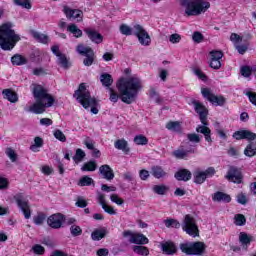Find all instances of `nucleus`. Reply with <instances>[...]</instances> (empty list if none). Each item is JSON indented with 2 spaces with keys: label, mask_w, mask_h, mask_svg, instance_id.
<instances>
[{
  "label": "nucleus",
  "mask_w": 256,
  "mask_h": 256,
  "mask_svg": "<svg viewBox=\"0 0 256 256\" xmlns=\"http://www.w3.org/2000/svg\"><path fill=\"white\" fill-rule=\"evenodd\" d=\"M116 87L119 91L122 103L131 105V103H134V101L137 99L139 91L143 89V84L141 83V79H139V77L130 76L118 80Z\"/></svg>",
  "instance_id": "f257e3e1"
},
{
  "label": "nucleus",
  "mask_w": 256,
  "mask_h": 256,
  "mask_svg": "<svg viewBox=\"0 0 256 256\" xmlns=\"http://www.w3.org/2000/svg\"><path fill=\"white\" fill-rule=\"evenodd\" d=\"M33 97L35 103H33L26 111L30 113H35V115H41L45 113L49 107H53L55 103V98L53 95L49 94V90L45 89L39 84H34L32 89Z\"/></svg>",
  "instance_id": "f03ea898"
},
{
  "label": "nucleus",
  "mask_w": 256,
  "mask_h": 256,
  "mask_svg": "<svg viewBox=\"0 0 256 256\" xmlns=\"http://www.w3.org/2000/svg\"><path fill=\"white\" fill-rule=\"evenodd\" d=\"M21 37L13 30V24L6 23L0 26V47L3 51H11Z\"/></svg>",
  "instance_id": "7ed1b4c3"
},
{
  "label": "nucleus",
  "mask_w": 256,
  "mask_h": 256,
  "mask_svg": "<svg viewBox=\"0 0 256 256\" xmlns=\"http://www.w3.org/2000/svg\"><path fill=\"white\" fill-rule=\"evenodd\" d=\"M73 97L76 99L84 109H89L91 107V113L93 115H97L99 113V109H97V99L95 97H91V92L87 90V86L85 83H81L78 89L74 92Z\"/></svg>",
  "instance_id": "20e7f679"
},
{
  "label": "nucleus",
  "mask_w": 256,
  "mask_h": 256,
  "mask_svg": "<svg viewBox=\"0 0 256 256\" xmlns=\"http://www.w3.org/2000/svg\"><path fill=\"white\" fill-rule=\"evenodd\" d=\"M180 5L185 17H198L211 7V3L205 0H180Z\"/></svg>",
  "instance_id": "39448f33"
},
{
  "label": "nucleus",
  "mask_w": 256,
  "mask_h": 256,
  "mask_svg": "<svg viewBox=\"0 0 256 256\" xmlns=\"http://www.w3.org/2000/svg\"><path fill=\"white\" fill-rule=\"evenodd\" d=\"M207 246L201 242H185L180 244V250L186 255H203Z\"/></svg>",
  "instance_id": "423d86ee"
},
{
  "label": "nucleus",
  "mask_w": 256,
  "mask_h": 256,
  "mask_svg": "<svg viewBox=\"0 0 256 256\" xmlns=\"http://www.w3.org/2000/svg\"><path fill=\"white\" fill-rule=\"evenodd\" d=\"M181 227L190 237H199V227L195 218L189 214L185 215Z\"/></svg>",
  "instance_id": "0eeeda50"
},
{
  "label": "nucleus",
  "mask_w": 256,
  "mask_h": 256,
  "mask_svg": "<svg viewBox=\"0 0 256 256\" xmlns=\"http://www.w3.org/2000/svg\"><path fill=\"white\" fill-rule=\"evenodd\" d=\"M76 52L78 55L85 57L83 60V65H85V67H91V65H93L95 61V51H93V48L83 44H78L76 47Z\"/></svg>",
  "instance_id": "6e6552de"
},
{
  "label": "nucleus",
  "mask_w": 256,
  "mask_h": 256,
  "mask_svg": "<svg viewBox=\"0 0 256 256\" xmlns=\"http://www.w3.org/2000/svg\"><path fill=\"white\" fill-rule=\"evenodd\" d=\"M19 209L22 211L25 219H31V206L29 205V200L25 198L23 193H18L14 196Z\"/></svg>",
  "instance_id": "1a4fd4ad"
},
{
  "label": "nucleus",
  "mask_w": 256,
  "mask_h": 256,
  "mask_svg": "<svg viewBox=\"0 0 256 256\" xmlns=\"http://www.w3.org/2000/svg\"><path fill=\"white\" fill-rule=\"evenodd\" d=\"M133 30L134 35L138 38L140 44L144 47H149V45H151V36H149V33H147L143 26L136 24L134 25Z\"/></svg>",
  "instance_id": "9d476101"
},
{
  "label": "nucleus",
  "mask_w": 256,
  "mask_h": 256,
  "mask_svg": "<svg viewBox=\"0 0 256 256\" xmlns=\"http://www.w3.org/2000/svg\"><path fill=\"white\" fill-rule=\"evenodd\" d=\"M201 93H202L203 98L207 99V101L212 103V105H216V106H219V107H223V105H225V101H226L225 97L217 96V95L213 94L211 89L202 88Z\"/></svg>",
  "instance_id": "9b49d317"
},
{
  "label": "nucleus",
  "mask_w": 256,
  "mask_h": 256,
  "mask_svg": "<svg viewBox=\"0 0 256 256\" xmlns=\"http://www.w3.org/2000/svg\"><path fill=\"white\" fill-rule=\"evenodd\" d=\"M191 104L194 107V111L199 115L202 125H209V122L207 121L209 110H207V107H205L199 100H192Z\"/></svg>",
  "instance_id": "f8f14e48"
},
{
  "label": "nucleus",
  "mask_w": 256,
  "mask_h": 256,
  "mask_svg": "<svg viewBox=\"0 0 256 256\" xmlns=\"http://www.w3.org/2000/svg\"><path fill=\"white\" fill-rule=\"evenodd\" d=\"M215 175V168L209 167L205 171L196 170L194 172V183L196 185H203L207 180V177H213Z\"/></svg>",
  "instance_id": "ddd939ff"
},
{
  "label": "nucleus",
  "mask_w": 256,
  "mask_h": 256,
  "mask_svg": "<svg viewBox=\"0 0 256 256\" xmlns=\"http://www.w3.org/2000/svg\"><path fill=\"white\" fill-rule=\"evenodd\" d=\"M63 223H65V216L60 213L49 216L47 220V224L52 229H61V227H63Z\"/></svg>",
  "instance_id": "4468645a"
},
{
  "label": "nucleus",
  "mask_w": 256,
  "mask_h": 256,
  "mask_svg": "<svg viewBox=\"0 0 256 256\" xmlns=\"http://www.w3.org/2000/svg\"><path fill=\"white\" fill-rule=\"evenodd\" d=\"M63 13L65 14L67 19H76L78 23L83 21V11L79 9H72L69 6H64Z\"/></svg>",
  "instance_id": "2eb2a0df"
},
{
  "label": "nucleus",
  "mask_w": 256,
  "mask_h": 256,
  "mask_svg": "<svg viewBox=\"0 0 256 256\" xmlns=\"http://www.w3.org/2000/svg\"><path fill=\"white\" fill-rule=\"evenodd\" d=\"M228 181H231L232 183H242L243 181V175L241 174V170H239L237 167L231 166L227 172V175L225 176Z\"/></svg>",
  "instance_id": "dca6fc26"
},
{
  "label": "nucleus",
  "mask_w": 256,
  "mask_h": 256,
  "mask_svg": "<svg viewBox=\"0 0 256 256\" xmlns=\"http://www.w3.org/2000/svg\"><path fill=\"white\" fill-rule=\"evenodd\" d=\"M232 137L236 139V141H241L242 139H247V141L256 140V134L249 130H238L233 133Z\"/></svg>",
  "instance_id": "f3484780"
},
{
  "label": "nucleus",
  "mask_w": 256,
  "mask_h": 256,
  "mask_svg": "<svg viewBox=\"0 0 256 256\" xmlns=\"http://www.w3.org/2000/svg\"><path fill=\"white\" fill-rule=\"evenodd\" d=\"M97 201H98L99 205H101V207L105 211V213H108V215H117L115 208H113L112 206H109L105 202V194H103L101 192H97Z\"/></svg>",
  "instance_id": "a211bd4d"
},
{
  "label": "nucleus",
  "mask_w": 256,
  "mask_h": 256,
  "mask_svg": "<svg viewBox=\"0 0 256 256\" xmlns=\"http://www.w3.org/2000/svg\"><path fill=\"white\" fill-rule=\"evenodd\" d=\"M84 32L86 33L90 41H92V43H96L97 45H99V43H103V35H101L95 29L86 28L84 29Z\"/></svg>",
  "instance_id": "6ab92c4d"
},
{
  "label": "nucleus",
  "mask_w": 256,
  "mask_h": 256,
  "mask_svg": "<svg viewBox=\"0 0 256 256\" xmlns=\"http://www.w3.org/2000/svg\"><path fill=\"white\" fill-rule=\"evenodd\" d=\"M99 173L102 175L103 179H106L107 181H112V179H115V173L110 165L104 164L100 166Z\"/></svg>",
  "instance_id": "aec40b11"
},
{
  "label": "nucleus",
  "mask_w": 256,
  "mask_h": 256,
  "mask_svg": "<svg viewBox=\"0 0 256 256\" xmlns=\"http://www.w3.org/2000/svg\"><path fill=\"white\" fill-rule=\"evenodd\" d=\"M189 153H195V149L191 148L189 150H185L184 146H180L177 150L172 152V155L176 159H187V157H189Z\"/></svg>",
  "instance_id": "412c9836"
},
{
  "label": "nucleus",
  "mask_w": 256,
  "mask_h": 256,
  "mask_svg": "<svg viewBox=\"0 0 256 256\" xmlns=\"http://www.w3.org/2000/svg\"><path fill=\"white\" fill-rule=\"evenodd\" d=\"M251 241H253V236H250L247 234V232L239 233V243L241 247L245 249V251H247L249 245H251Z\"/></svg>",
  "instance_id": "4be33fe9"
},
{
  "label": "nucleus",
  "mask_w": 256,
  "mask_h": 256,
  "mask_svg": "<svg viewBox=\"0 0 256 256\" xmlns=\"http://www.w3.org/2000/svg\"><path fill=\"white\" fill-rule=\"evenodd\" d=\"M151 175H153L155 179H165L169 176V174L163 169V167L159 165L151 167Z\"/></svg>",
  "instance_id": "5701e85b"
},
{
  "label": "nucleus",
  "mask_w": 256,
  "mask_h": 256,
  "mask_svg": "<svg viewBox=\"0 0 256 256\" xmlns=\"http://www.w3.org/2000/svg\"><path fill=\"white\" fill-rule=\"evenodd\" d=\"M129 241L135 245H147V243H149V238L141 233H134Z\"/></svg>",
  "instance_id": "b1692460"
},
{
  "label": "nucleus",
  "mask_w": 256,
  "mask_h": 256,
  "mask_svg": "<svg viewBox=\"0 0 256 256\" xmlns=\"http://www.w3.org/2000/svg\"><path fill=\"white\" fill-rule=\"evenodd\" d=\"M30 35L38 43H43L44 45H47V43H49V36H47L41 32H37L36 30H30Z\"/></svg>",
  "instance_id": "393cba45"
},
{
  "label": "nucleus",
  "mask_w": 256,
  "mask_h": 256,
  "mask_svg": "<svg viewBox=\"0 0 256 256\" xmlns=\"http://www.w3.org/2000/svg\"><path fill=\"white\" fill-rule=\"evenodd\" d=\"M174 177L177 179V181H189L192 177V174L191 171L187 169H180L175 173Z\"/></svg>",
  "instance_id": "a878e982"
},
{
  "label": "nucleus",
  "mask_w": 256,
  "mask_h": 256,
  "mask_svg": "<svg viewBox=\"0 0 256 256\" xmlns=\"http://www.w3.org/2000/svg\"><path fill=\"white\" fill-rule=\"evenodd\" d=\"M161 249L166 255H175L177 253V247L173 242H164L161 244Z\"/></svg>",
  "instance_id": "bb28decb"
},
{
  "label": "nucleus",
  "mask_w": 256,
  "mask_h": 256,
  "mask_svg": "<svg viewBox=\"0 0 256 256\" xmlns=\"http://www.w3.org/2000/svg\"><path fill=\"white\" fill-rule=\"evenodd\" d=\"M196 132L204 135L205 141H207L208 143H213V140L211 139V129H209V127H207V125H205V124H203L202 126L199 125L196 128Z\"/></svg>",
  "instance_id": "cd10ccee"
},
{
  "label": "nucleus",
  "mask_w": 256,
  "mask_h": 256,
  "mask_svg": "<svg viewBox=\"0 0 256 256\" xmlns=\"http://www.w3.org/2000/svg\"><path fill=\"white\" fill-rule=\"evenodd\" d=\"M2 95L3 98L10 103H17V101H19V96H17V93L13 92L11 89H4L2 91Z\"/></svg>",
  "instance_id": "c85d7f7f"
},
{
  "label": "nucleus",
  "mask_w": 256,
  "mask_h": 256,
  "mask_svg": "<svg viewBox=\"0 0 256 256\" xmlns=\"http://www.w3.org/2000/svg\"><path fill=\"white\" fill-rule=\"evenodd\" d=\"M115 149H118V151H123V153H129L131 149L129 148V143L125 139H118L114 143Z\"/></svg>",
  "instance_id": "c756f323"
},
{
  "label": "nucleus",
  "mask_w": 256,
  "mask_h": 256,
  "mask_svg": "<svg viewBox=\"0 0 256 256\" xmlns=\"http://www.w3.org/2000/svg\"><path fill=\"white\" fill-rule=\"evenodd\" d=\"M29 61L27 58L21 54H15L11 57V63L12 65L16 67H21L22 65H27Z\"/></svg>",
  "instance_id": "7c9ffc66"
},
{
  "label": "nucleus",
  "mask_w": 256,
  "mask_h": 256,
  "mask_svg": "<svg viewBox=\"0 0 256 256\" xmlns=\"http://www.w3.org/2000/svg\"><path fill=\"white\" fill-rule=\"evenodd\" d=\"M212 200L217 201L218 203H221V201H223V203H231V196L223 192H216L214 193Z\"/></svg>",
  "instance_id": "2f4dec72"
},
{
  "label": "nucleus",
  "mask_w": 256,
  "mask_h": 256,
  "mask_svg": "<svg viewBox=\"0 0 256 256\" xmlns=\"http://www.w3.org/2000/svg\"><path fill=\"white\" fill-rule=\"evenodd\" d=\"M166 129L168 131H173L174 133H182L183 127L179 121H170L166 124Z\"/></svg>",
  "instance_id": "473e14b6"
},
{
  "label": "nucleus",
  "mask_w": 256,
  "mask_h": 256,
  "mask_svg": "<svg viewBox=\"0 0 256 256\" xmlns=\"http://www.w3.org/2000/svg\"><path fill=\"white\" fill-rule=\"evenodd\" d=\"M100 82L102 83L103 87H107L111 89V85H113V76L109 73H103L100 75Z\"/></svg>",
  "instance_id": "72a5a7b5"
},
{
  "label": "nucleus",
  "mask_w": 256,
  "mask_h": 256,
  "mask_svg": "<svg viewBox=\"0 0 256 256\" xmlns=\"http://www.w3.org/2000/svg\"><path fill=\"white\" fill-rule=\"evenodd\" d=\"M67 31L69 33H72V35L76 37V39H79V37H83V31L79 29V27H77V25L75 24L68 25Z\"/></svg>",
  "instance_id": "f704fd0d"
},
{
  "label": "nucleus",
  "mask_w": 256,
  "mask_h": 256,
  "mask_svg": "<svg viewBox=\"0 0 256 256\" xmlns=\"http://www.w3.org/2000/svg\"><path fill=\"white\" fill-rule=\"evenodd\" d=\"M97 170V162L95 160H90L83 164L81 167V171H96Z\"/></svg>",
  "instance_id": "c9c22d12"
},
{
  "label": "nucleus",
  "mask_w": 256,
  "mask_h": 256,
  "mask_svg": "<svg viewBox=\"0 0 256 256\" xmlns=\"http://www.w3.org/2000/svg\"><path fill=\"white\" fill-rule=\"evenodd\" d=\"M41 147H43V138L37 136L34 138V144L30 146V149L33 153H37V151H39L38 149H41Z\"/></svg>",
  "instance_id": "e433bc0d"
},
{
  "label": "nucleus",
  "mask_w": 256,
  "mask_h": 256,
  "mask_svg": "<svg viewBox=\"0 0 256 256\" xmlns=\"http://www.w3.org/2000/svg\"><path fill=\"white\" fill-rule=\"evenodd\" d=\"M78 185L80 187H89L90 185H95V181L93 180V178H91L89 176H83L79 180Z\"/></svg>",
  "instance_id": "4c0bfd02"
},
{
  "label": "nucleus",
  "mask_w": 256,
  "mask_h": 256,
  "mask_svg": "<svg viewBox=\"0 0 256 256\" xmlns=\"http://www.w3.org/2000/svg\"><path fill=\"white\" fill-rule=\"evenodd\" d=\"M152 191L156 193V195H165L167 191H169V188L166 185H154L152 188Z\"/></svg>",
  "instance_id": "58836bf2"
},
{
  "label": "nucleus",
  "mask_w": 256,
  "mask_h": 256,
  "mask_svg": "<svg viewBox=\"0 0 256 256\" xmlns=\"http://www.w3.org/2000/svg\"><path fill=\"white\" fill-rule=\"evenodd\" d=\"M134 253L137 255L147 256L149 255V248L145 246H133L132 247Z\"/></svg>",
  "instance_id": "ea45409f"
},
{
  "label": "nucleus",
  "mask_w": 256,
  "mask_h": 256,
  "mask_svg": "<svg viewBox=\"0 0 256 256\" xmlns=\"http://www.w3.org/2000/svg\"><path fill=\"white\" fill-rule=\"evenodd\" d=\"M83 159H85V151H83V149L78 148L76 150L75 155L73 156V161L78 164L81 163V161H83Z\"/></svg>",
  "instance_id": "a19ab883"
},
{
  "label": "nucleus",
  "mask_w": 256,
  "mask_h": 256,
  "mask_svg": "<svg viewBox=\"0 0 256 256\" xmlns=\"http://www.w3.org/2000/svg\"><path fill=\"white\" fill-rule=\"evenodd\" d=\"M234 223L238 227H243V225H245L247 223V218H245V215H243V214H236L234 216Z\"/></svg>",
  "instance_id": "79ce46f5"
},
{
  "label": "nucleus",
  "mask_w": 256,
  "mask_h": 256,
  "mask_svg": "<svg viewBox=\"0 0 256 256\" xmlns=\"http://www.w3.org/2000/svg\"><path fill=\"white\" fill-rule=\"evenodd\" d=\"M58 65L60 67H63V69H69V60L67 59V56L65 54H61L58 56Z\"/></svg>",
  "instance_id": "37998d69"
},
{
  "label": "nucleus",
  "mask_w": 256,
  "mask_h": 256,
  "mask_svg": "<svg viewBox=\"0 0 256 256\" xmlns=\"http://www.w3.org/2000/svg\"><path fill=\"white\" fill-rule=\"evenodd\" d=\"M93 241H101L105 237V230H95L91 234Z\"/></svg>",
  "instance_id": "c03bdc74"
},
{
  "label": "nucleus",
  "mask_w": 256,
  "mask_h": 256,
  "mask_svg": "<svg viewBox=\"0 0 256 256\" xmlns=\"http://www.w3.org/2000/svg\"><path fill=\"white\" fill-rule=\"evenodd\" d=\"M236 51H238V53L240 55H245V53H247V50L249 49V42H245L243 44H237L235 46Z\"/></svg>",
  "instance_id": "a18cd8bd"
},
{
  "label": "nucleus",
  "mask_w": 256,
  "mask_h": 256,
  "mask_svg": "<svg viewBox=\"0 0 256 256\" xmlns=\"http://www.w3.org/2000/svg\"><path fill=\"white\" fill-rule=\"evenodd\" d=\"M134 143L136 145H147V143H149V139L140 134L134 137Z\"/></svg>",
  "instance_id": "49530a36"
},
{
  "label": "nucleus",
  "mask_w": 256,
  "mask_h": 256,
  "mask_svg": "<svg viewBox=\"0 0 256 256\" xmlns=\"http://www.w3.org/2000/svg\"><path fill=\"white\" fill-rule=\"evenodd\" d=\"M166 227H174V229H179L181 227V223L175 219H167L164 221Z\"/></svg>",
  "instance_id": "de8ad7c7"
},
{
  "label": "nucleus",
  "mask_w": 256,
  "mask_h": 256,
  "mask_svg": "<svg viewBox=\"0 0 256 256\" xmlns=\"http://www.w3.org/2000/svg\"><path fill=\"white\" fill-rule=\"evenodd\" d=\"M53 135L55 139H57L58 141H61V143H65V141H67V137L65 136V134L63 133V131L59 129L54 130Z\"/></svg>",
  "instance_id": "09e8293b"
},
{
  "label": "nucleus",
  "mask_w": 256,
  "mask_h": 256,
  "mask_svg": "<svg viewBox=\"0 0 256 256\" xmlns=\"http://www.w3.org/2000/svg\"><path fill=\"white\" fill-rule=\"evenodd\" d=\"M120 33H122V35H126L127 37H129V35H133V29L129 27L127 24H122L120 26Z\"/></svg>",
  "instance_id": "8fccbe9b"
},
{
  "label": "nucleus",
  "mask_w": 256,
  "mask_h": 256,
  "mask_svg": "<svg viewBox=\"0 0 256 256\" xmlns=\"http://www.w3.org/2000/svg\"><path fill=\"white\" fill-rule=\"evenodd\" d=\"M70 232L73 237H79V235L83 233V229L78 225H72L70 227Z\"/></svg>",
  "instance_id": "3c124183"
},
{
  "label": "nucleus",
  "mask_w": 256,
  "mask_h": 256,
  "mask_svg": "<svg viewBox=\"0 0 256 256\" xmlns=\"http://www.w3.org/2000/svg\"><path fill=\"white\" fill-rule=\"evenodd\" d=\"M230 41L233 42V45L235 47L236 45H239V43L243 42V37H241L237 33H232L230 36Z\"/></svg>",
  "instance_id": "603ef678"
},
{
  "label": "nucleus",
  "mask_w": 256,
  "mask_h": 256,
  "mask_svg": "<svg viewBox=\"0 0 256 256\" xmlns=\"http://www.w3.org/2000/svg\"><path fill=\"white\" fill-rule=\"evenodd\" d=\"M14 3L18 5V7H23L24 9H31V3L29 0H14Z\"/></svg>",
  "instance_id": "864d4df0"
},
{
  "label": "nucleus",
  "mask_w": 256,
  "mask_h": 256,
  "mask_svg": "<svg viewBox=\"0 0 256 256\" xmlns=\"http://www.w3.org/2000/svg\"><path fill=\"white\" fill-rule=\"evenodd\" d=\"M240 73L242 77H251V73H253V69L249 66H242L240 68Z\"/></svg>",
  "instance_id": "5fc2aeb1"
},
{
  "label": "nucleus",
  "mask_w": 256,
  "mask_h": 256,
  "mask_svg": "<svg viewBox=\"0 0 256 256\" xmlns=\"http://www.w3.org/2000/svg\"><path fill=\"white\" fill-rule=\"evenodd\" d=\"M109 100L112 103H117V101H119V94L113 89V88H109Z\"/></svg>",
  "instance_id": "6e6d98bb"
},
{
  "label": "nucleus",
  "mask_w": 256,
  "mask_h": 256,
  "mask_svg": "<svg viewBox=\"0 0 256 256\" xmlns=\"http://www.w3.org/2000/svg\"><path fill=\"white\" fill-rule=\"evenodd\" d=\"M210 56L212 60L221 61L223 59V52L213 50L210 52Z\"/></svg>",
  "instance_id": "4d7b16f0"
},
{
  "label": "nucleus",
  "mask_w": 256,
  "mask_h": 256,
  "mask_svg": "<svg viewBox=\"0 0 256 256\" xmlns=\"http://www.w3.org/2000/svg\"><path fill=\"white\" fill-rule=\"evenodd\" d=\"M33 222L35 225H43L45 222V214L39 213L38 215L33 217Z\"/></svg>",
  "instance_id": "13d9d810"
},
{
  "label": "nucleus",
  "mask_w": 256,
  "mask_h": 256,
  "mask_svg": "<svg viewBox=\"0 0 256 256\" xmlns=\"http://www.w3.org/2000/svg\"><path fill=\"white\" fill-rule=\"evenodd\" d=\"M6 155L7 157H9L12 163H15V161H17V153H15V150H13L12 148L6 149Z\"/></svg>",
  "instance_id": "bf43d9fd"
},
{
  "label": "nucleus",
  "mask_w": 256,
  "mask_h": 256,
  "mask_svg": "<svg viewBox=\"0 0 256 256\" xmlns=\"http://www.w3.org/2000/svg\"><path fill=\"white\" fill-rule=\"evenodd\" d=\"M187 139L191 143H201V138L199 137V134H196V133L188 134Z\"/></svg>",
  "instance_id": "052dcab7"
},
{
  "label": "nucleus",
  "mask_w": 256,
  "mask_h": 256,
  "mask_svg": "<svg viewBox=\"0 0 256 256\" xmlns=\"http://www.w3.org/2000/svg\"><path fill=\"white\" fill-rule=\"evenodd\" d=\"M110 201H112V203H116V205H123V203H125L123 198H120L117 194L110 195Z\"/></svg>",
  "instance_id": "680f3d73"
},
{
  "label": "nucleus",
  "mask_w": 256,
  "mask_h": 256,
  "mask_svg": "<svg viewBox=\"0 0 256 256\" xmlns=\"http://www.w3.org/2000/svg\"><path fill=\"white\" fill-rule=\"evenodd\" d=\"M32 250L36 255H43L45 253V248L39 244L34 245Z\"/></svg>",
  "instance_id": "e2e57ef3"
},
{
  "label": "nucleus",
  "mask_w": 256,
  "mask_h": 256,
  "mask_svg": "<svg viewBox=\"0 0 256 256\" xmlns=\"http://www.w3.org/2000/svg\"><path fill=\"white\" fill-rule=\"evenodd\" d=\"M245 95L248 96L250 103L256 107V92L246 91Z\"/></svg>",
  "instance_id": "0e129e2a"
},
{
  "label": "nucleus",
  "mask_w": 256,
  "mask_h": 256,
  "mask_svg": "<svg viewBox=\"0 0 256 256\" xmlns=\"http://www.w3.org/2000/svg\"><path fill=\"white\" fill-rule=\"evenodd\" d=\"M194 43H201L203 41V34L201 32H194L192 35Z\"/></svg>",
  "instance_id": "69168bd1"
},
{
  "label": "nucleus",
  "mask_w": 256,
  "mask_h": 256,
  "mask_svg": "<svg viewBox=\"0 0 256 256\" xmlns=\"http://www.w3.org/2000/svg\"><path fill=\"white\" fill-rule=\"evenodd\" d=\"M169 41H170V43H173V44L180 43L181 35H179V34H172L169 37Z\"/></svg>",
  "instance_id": "338daca9"
},
{
  "label": "nucleus",
  "mask_w": 256,
  "mask_h": 256,
  "mask_svg": "<svg viewBox=\"0 0 256 256\" xmlns=\"http://www.w3.org/2000/svg\"><path fill=\"white\" fill-rule=\"evenodd\" d=\"M210 67L212 69H221V60H213V59H211Z\"/></svg>",
  "instance_id": "774afa93"
}]
</instances>
